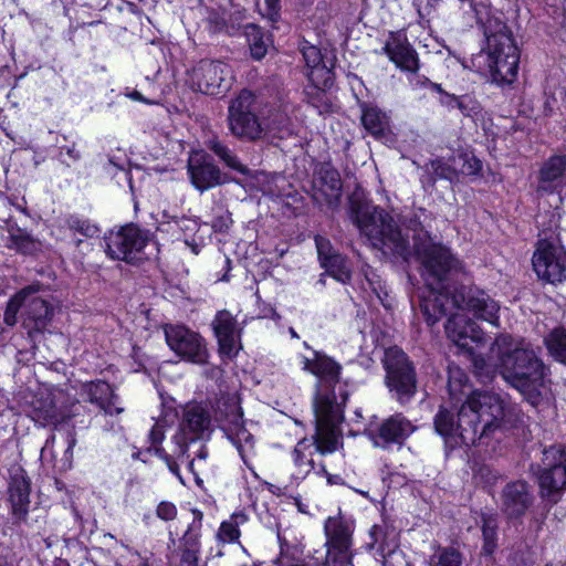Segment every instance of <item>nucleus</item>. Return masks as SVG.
<instances>
[{
    "label": "nucleus",
    "mask_w": 566,
    "mask_h": 566,
    "mask_svg": "<svg viewBox=\"0 0 566 566\" xmlns=\"http://www.w3.org/2000/svg\"><path fill=\"white\" fill-rule=\"evenodd\" d=\"M422 83H427L429 85V87L437 92L440 96H442V94H446L447 92L441 87L440 84L438 83H432L430 82L429 80L424 78V81Z\"/></svg>",
    "instance_id": "nucleus-57"
},
{
    "label": "nucleus",
    "mask_w": 566,
    "mask_h": 566,
    "mask_svg": "<svg viewBox=\"0 0 566 566\" xmlns=\"http://www.w3.org/2000/svg\"><path fill=\"white\" fill-rule=\"evenodd\" d=\"M491 352L503 379L521 392L532 391L542 381L544 365L526 340L501 334Z\"/></svg>",
    "instance_id": "nucleus-3"
},
{
    "label": "nucleus",
    "mask_w": 566,
    "mask_h": 566,
    "mask_svg": "<svg viewBox=\"0 0 566 566\" xmlns=\"http://www.w3.org/2000/svg\"><path fill=\"white\" fill-rule=\"evenodd\" d=\"M41 285L31 284L23 290H31L28 296L23 300V327L28 331L29 335L34 332H43L50 323L53 308L50 303L39 295Z\"/></svg>",
    "instance_id": "nucleus-17"
},
{
    "label": "nucleus",
    "mask_w": 566,
    "mask_h": 566,
    "mask_svg": "<svg viewBox=\"0 0 566 566\" xmlns=\"http://www.w3.org/2000/svg\"><path fill=\"white\" fill-rule=\"evenodd\" d=\"M530 486L523 481L507 483L502 491L501 506L509 517H520L533 503Z\"/></svg>",
    "instance_id": "nucleus-24"
},
{
    "label": "nucleus",
    "mask_w": 566,
    "mask_h": 566,
    "mask_svg": "<svg viewBox=\"0 0 566 566\" xmlns=\"http://www.w3.org/2000/svg\"><path fill=\"white\" fill-rule=\"evenodd\" d=\"M54 439H55V437H54V436H51V437L45 441V444H44V447H43V448H42V450H41V454H42V455H44V454H45V452H48V451L50 450L51 446H52V444H53V442H54Z\"/></svg>",
    "instance_id": "nucleus-61"
},
{
    "label": "nucleus",
    "mask_w": 566,
    "mask_h": 566,
    "mask_svg": "<svg viewBox=\"0 0 566 566\" xmlns=\"http://www.w3.org/2000/svg\"><path fill=\"white\" fill-rule=\"evenodd\" d=\"M539 486L545 496L554 497L566 489V468H549L543 465L539 476Z\"/></svg>",
    "instance_id": "nucleus-31"
},
{
    "label": "nucleus",
    "mask_w": 566,
    "mask_h": 566,
    "mask_svg": "<svg viewBox=\"0 0 566 566\" xmlns=\"http://www.w3.org/2000/svg\"><path fill=\"white\" fill-rule=\"evenodd\" d=\"M202 514L198 513V521H193V523L189 526L187 532L182 537L184 547L200 549V527H201Z\"/></svg>",
    "instance_id": "nucleus-46"
},
{
    "label": "nucleus",
    "mask_w": 566,
    "mask_h": 566,
    "mask_svg": "<svg viewBox=\"0 0 566 566\" xmlns=\"http://www.w3.org/2000/svg\"><path fill=\"white\" fill-rule=\"evenodd\" d=\"M496 528L497 524L493 517H484L482 525V534L484 539L483 551L492 554L496 547Z\"/></svg>",
    "instance_id": "nucleus-44"
},
{
    "label": "nucleus",
    "mask_w": 566,
    "mask_h": 566,
    "mask_svg": "<svg viewBox=\"0 0 566 566\" xmlns=\"http://www.w3.org/2000/svg\"><path fill=\"white\" fill-rule=\"evenodd\" d=\"M212 228L216 230V231H224L227 228H228V223H227V220L221 218L220 220L218 221H214L212 223Z\"/></svg>",
    "instance_id": "nucleus-58"
},
{
    "label": "nucleus",
    "mask_w": 566,
    "mask_h": 566,
    "mask_svg": "<svg viewBox=\"0 0 566 566\" xmlns=\"http://www.w3.org/2000/svg\"><path fill=\"white\" fill-rule=\"evenodd\" d=\"M337 281L346 283L350 279V268L347 260L338 254L322 265Z\"/></svg>",
    "instance_id": "nucleus-40"
},
{
    "label": "nucleus",
    "mask_w": 566,
    "mask_h": 566,
    "mask_svg": "<svg viewBox=\"0 0 566 566\" xmlns=\"http://www.w3.org/2000/svg\"><path fill=\"white\" fill-rule=\"evenodd\" d=\"M302 365L303 370L317 378L313 400L314 415H316L318 403L322 402L326 417H331L334 421H343L347 395L340 392L338 399L335 394V386L340 379L342 366L332 357L319 352H314L313 358L302 357Z\"/></svg>",
    "instance_id": "nucleus-7"
},
{
    "label": "nucleus",
    "mask_w": 566,
    "mask_h": 566,
    "mask_svg": "<svg viewBox=\"0 0 566 566\" xmlns=\"http://www.w3.org/2000/svg\"><path fill=\"white\" fill-rule=\"evenodd\" d=\"M301 52L308 81L317 88L329 86L332 83V72L324 63L321 50L315 45L304 43L301 48Z\"/></svg>",
    "instance_id": "nucleus-27"
},
{
    "label": "nucleus",
    "mask_w": 566,
    "mask_h": 566,
    "mask_svg": "<svg viewBox=\"0 0 566 566\" xmlns=\"http://www.w3.org/2000/svg\"><path fill=\"white\" fill-rule=\"evenodd\" d=\"M244 34L250 48L251 55L254 60H261L265 56L270 40L265 38L261 29L253 24H247L244 27Z\"/></svg>",
    "instance_id": "nucleus-35"
},
{
    "label": "nucleus",
    "mask_w": 566,
    "mask_h": 566,
    "mask_svg": "<svg viewBox=\"0 0 566 566\" xmlns=\"http://www.w3.org/2000/svg\"><path fill=\"white\" fill-rule=\"evenodd\" d=\"M429 566H461V554L451 547H438L428 559Z\"/></svg>",
    "instance_id": "nucleus-39"
},
{
    "label": "nucleus",
    "mask_w": 566,
    "mask_h": 566,
    "mask_svg": "<svg viewBox=\"0 0 566 566\" xmlns=\"http://www.w3.org/2000/svg\"><path fill=\"white\" fill-rule=\"evenodd\" d=\"M212 327L218 339L219 350L222 355L233 357L240 349L237 321L228 311H220L216 315Z\"/></svg>",
    "instance_id": "nucleus-25"
},
{
    "label": "nucleus",
    "mask_w": 566,
    "mask_h": 566,
    "mask_svg": "<svg viewBox=\"0 0 566 566\" xmlns=\"http://www.w3.org/2000/svg\"><path fill=\"white\" fill-rule=\"evenodd\" d=\"M415 252L422 265L426 291L419 296L420 308L429 325L437 323L452 308L471 313L476 319L499 327L500 305L476 286H461L453 292L446 284L452 271L461 269V262L450 250L434 243L427 233L415 237Z\"/></svg>",
    "instance_id": "nucleus-2"
},
{
    "label": "nucleus",
    "mask_w": 566,
    "mask_h": 566,
    "mask_svg": "<svg viewBox=\"0 0 566 566\" xmlns=\"http://www.w3.org/2000/svg\"><path fill=\"white\" fill-rule=\"evenodd\" d=\"M428 170L431 171L436 177L447 179L450 181L457 180L454 165L452 163V156L448 159L437 158L431 160Z\"/></svg>",
    "instance_id": "nucleus-41"
},
{
    "label": "nucleus",
    "mask_w": 566,
    "mask_h": 566,
    "mask_svg": "<svg viewBox=\"0 0 566 566\" xmlns=\"http://www.w3.org/2000/svg\"><path fill=\"white\" fill-rule=\"evenodd\" d=\"M361 123L375 136L382 135L388 128L387 115L376 106H363Z\"/></svg>",
    "instance_id": "nucleus-34"
},
{
    "label": "nucleus",
    "mask_w": 566,
    "mask_h": 566,
    "mask_svg": "<svg viewBox=\"0 0 566 566\" xmlns=\"http://www.w3.org/2000/svg\"><path fill=\"white\" fill-rule=\"evenodd\" d=\"M542 464L554 468H566V447L554 446L543 452Z\"/></svg>",
    "instance_id": "nucleus-42"
},
{
    "label": "nucleus",
    "mask_w": 566,
    "mask_h": 566,
    "mask_svg": "<svg viewBox=\"0 0 566 566\" xmlns=\"http://www.w3.org/2000/svg\"><path fill=\"white\" fill-rule=\"evenodd\" d=\"M66 153L73 160H77L80 158V154L74 147L67 148Z\"/></svg>",
    "instance_id": "nucleus-62"
},
{
    "label": "nucleus",
    "mask_w": 566,
    "mask_h": 566,
    "mask_svg": "<svg viewBox=\"0 0 566 566\" xmlns=\"http://www.w3.org/2000/svg\"><path fill=\"white\" fill-rule=\"evenodd\" d=\"M254 99V95L244 90L231 102L228 111V123L233 136L248 140L262 137L264 128L252 111Z\"/></svg>",
    "instance_id": "nucleus-14"
},
{
    "label": "nucleus",
    "mask_w": 566,
    "mask_h": 566,
    "mask_svg": "<svg viewBox=\"0 0 566 566\" xmlns=\"http://www.w3.org/2000/svg\"><path fill=\"white\" fill-rule=\"evenodd\" d=\"M233 80L232 70L227 63L202 60L189 72L188 82L193 91L216 96L227 93Z\"/></svg>",
    "instance_id": "nucleus-10"
},
{
    "label": "nucleus",
    "mask_w": 566,
    "mask_h": 566,
    "mask_svg": "<svg viewBox=\"0 0 566 566\" xmlns=\"http://www.w3.org/2000/svg\"><path fill=\"white\" fill-rule=\"evenodd\" d=\"M156 455L159 457L160 459H163L166 462L169 471L171 473H174L182 482V479H181V475L179 472V467H178L177 462L174 460L172 455L168 454L163 448L156 449Z\"/></svg>",
    "instance_id": "nucleus-51"
},
{
    "label": "nucleus",
    "mask_w": 566,
    "mask_h": 566,
    "mask_svg": "<svg viewBox=\"0 0 566 566\" xmlns=\"http://www.w3.org/2000/svg\"><path fill=\"white\" fill-rule=\"evenodd\" d=\"M319 402L315 416V434L312 439H301L292 450L294 476L305 479L311 472L325 473V465L314 459L315 454L325 455L335 452L342 442V421L326 417Z\"/></svg>",
    "instance_id": "nucleus-6"
},
{
    "label": "nucleus",
    "mask_w": 566,
    "mask_h": 566,
    "mask_svg": "<svg viewBox=\"0 0 566 566\" xmlns=\"http://www.w3.org/2000/svg\"><path fill=\"white\" fill-rule=\"evenodd\" d=\"M11 247L23 254H31L38 249L36 242L29 234L20 231L11 235Z\"/></svg>",
    "instance_id": "nucleus-45"
},
{
    "label": "nucleus",
    "mask_w": 566,
    "mask_h": 566,
    "mask_svg": "<svg viewBox=\"0 0 566 566\" xmlns=\"http://www.w3.org/2000/svg\"><path fill=\"white\" fill-rule=\"evenodd\" d=\"M340 196L342 181L338 171L328 165L322 166L314 180L313 198L319 205L333 208L337 206Z\"/></svg>",
    "instance_id": "nucleus-23"
},
{
    "label": "nucleus",
    "mask_w": 566,
    "mask_h": 566,
    "mask_svg": "<svg viewBox=\"0 0 566 566\" xmlns=\"http://www.w3.org/2000/svg\"><path fill=\"white\" fill-rule=\"evenodd\" d=\"M210 416L200 405H188L184 410L178 432L172 437L176 446L174 457L181 459L186 455L188 444L196 441L205 431L209 430Z\"/></svg>",
    "instance_id": "nucleus-16"
},
{
    "label": "nucleus",
    "mask_w": 566,
    "mask_h": 566,
    "mask_svg": "<svg viewBox=\"0 0 566 566\" xmlns=\"http://www.w3.org/2000/svg\"><path fill=\"white\" fill-rule=\"evenodd\" d=\"M249 515L244 511H237L220 524L217 537L224 544L238 543L241 530L248 524Z\"/></svg>",
    "instance_id": "nucleus-32"
},
{
    "label": "nucleus",
    "mask_w": 566,
    "mask_h": 566,
    "mask_svg": "<svg viewBox=\"0 0 566 566\" xmlns=\"http://www.w3.org/2000/svg\"><path fill=\"white\" fill-rule=\"evenodd\" d=\"M455 108L459 109L464 116H472L478 113V104L471 97L463 95L459 96Z\"/></svg>",
    "instance_id": "nucleus-49"
},
{
    "label": "nucleus",
    "mask_w": 566,
    "mask_h": 566,
    "mask_svg": "<svg viewBox=\"0 0 566 566\" xmlns=\"http://www.w3.org/2000/svg\"><path fill=\"white\" fill-rule=\"evenodd\" d=\"M185 222H189V220L185 218H178L177 216H170L168 212H163V220L159 222V228L163 227L165 223L167 224H174V227H177L179 229H182V224Z\"/></svg>",
    "instance_id": "nucleus-53"
},
{
    "label": "nucleus",
    "mask_w": 566,
    "mask_h": 566,
    "mask_svg": "<svg viewBox=\"0 0 566 566\" xmlns=\"http://www.w3.org/2000/svg\"><path fill=\"white\" fill-rule=\"evenodd\" d=\"M315 244H316L317 254H318L322 265L325 264L327 261L332 260L334 256H337L339 254L333 249L329 240H327L321 235H317L315 238Z\"/></svg>",
    "instance_id": "nucleus-47"
},
{
    "label": "nucleus",
    "mask_w": 566,
    "mask_h": 566,
    "mask_svg": "<svg viewBox=\"0 0 566 566\" xmlns=\"http://www.w3.org/2000/svg\"><path fill=\"white\" fill-rule=\"evenodd\" d=\"M165 439V422L158 420L149 431V441L154 446L155 450L161 448L160 444Z\"/></svg>",
    "instance_id": "nucleus-50"
},
{
    "label": "nucleus",
    "mask_w": 566,
    "mask_h": 566,
    "mask_svg": "<svg viewBox=\"0 0 566 566\" xmlns=\"http://www.w3.org/2000/svg\"><path fill=\"white\" fill-rule=\"evenodd\" d=\"M486 48L471 57V67L499 86L511 85L517 77L520 52L512 32L496 21L485 29Z\"/></svg>",
    "instance_id": "nucleus-4"
},
{
    "label": "nucleus",
    "mask_w": 566,
    "mask_h": 566,
    "mask_svg": "<svg viewBox=\"0 0 566 566\" xmlns=\"http://www.w3.org/2000/svg\"><path fill=\"white\" fill-rule=\"evenodd\" d=\"M187 168L192 186L201 192L222 182L219 167L203 151H192Z\"/></svg>",
    "instance_id": "nucleus-19"
},
{
    "label": "nucleus",
    "mask_w": 566,
    "mask_h": 566,
    "mask_svg": "<svg viewBox=\"0 0 566 566\" xmlns=\"http://www.w3.org/2000/svg\"><path fill=\"white\" fill-rule=\"evenodd\" d=\"M30 291L31 290H21L10 298L4 312V323L7 325L13 326L17 323V314L19 310L22 308L23 300L28 296Z\"/></svg>",
    "instance_id": "nucleus-43"
},
{
    "label": "nucleus",
    "mask_w": 566,
    "mask_h": 566,
    "mask_svg": "<svg viewBox=\"0 0 566 566\" xmlns=\"http://www.w3.org/2000/svg\"><path fill=\"white\" fill-rule=\"evenodd\" d=\"M448 338L459 348L471 352V345L484 342V332L463 313L453 314L446 324Z\"/></svg>",
    "instance_id": "nucleus-20"
},
{
    "label": "nucleus",
    "mask_w": 566,
    "mask_h": 566,
    "mask_svg": "<svg viewBox=\"0 0 566 566\" xmlns=\"http://www.w3.org/2000/svg\"><path fill=\"white\" fill-rule=\"evenodd\" d=\"M65 222L69 230H71L73 233L81 234L84 238L97 237L101 231L96 223L77 214L69 216Z\"/></svg>",
    "instance_id": "nucleus-38"
},
{
    "label": "nucleus",
    "mask_w": 566,
    "mask_h": 566,
    "mask_svg": "<svg viewBox=\"0 0 566 566\" xmlns=\"http://www.w3.org/2000/svg\"><path fill=\"white\" fill-rule=\"evenodd\" d=\"M165 339L168 347L182 360L205 365L209 359V352L205 338L185 325H164Z\"/></svg>",
    "instance_id": "nucleus-11"
},
{
    "label": "nucleus",
    "mask_w": 566,
    "mask_h": 566,
    "mask_svg": "<svg viewBox=\"0 0 566 566\" xmlns=\"http://www.w3.org/2000/svg\"><path fill=\"white\" fill-rule=\"evenodd\" d=\"M221 417V429L230 442L237 448L244 464L258 476L250 463L254 454V439L247 430L243 421V411L235 396H229L219 406Z\"/></svg>",
    "instance_id": "nucleus-8"
},
{
    "label": "nucleus",
    "mask_w": 566,
    "mask_h": 566,
    "mask_svg": "<svg viewBox=\"0 0 566 566\" xmlns=\"http://www.w3.org/2000/svg\"><path fill=\"white\" fill-rule=\"evenodd\" d=\"M549 354L559 363L566 364V328L557 327L545 338Z\"/></svg>",
    "instance_id": "nucleus-37"
},
{
    "label": "nucleus",
    "mask_w": 566,
    "mask_h": 566,
    "mask_svg": "<svg viewBox=\"0 0 566 566\" xmlns=\"http://www.w3.org/2000/svg\"><path fill=\"white\" fill-rule=\"evenodd\" d=\"M457 180L460 176H478L482 170V163L473 154L460 153L452 156Z\"/></svg>",
    "instance_id": "nucleus-36"
},
{
    "label": "nucleus",
    "mask_w": 566,
    "mask_h": 566,
    "mask_svg": "<svg viewBox=\"0 0 566 566\" xmlns=\"http://www.w3.org/2000/svg\"><path fill=\"white\" fill-rule=\"evenodd\" d=\"M266 4V12L261 10L263 15H266L271 21H275L280 11V0H264Z\"/></svg>",
    "instance_id": "nucleus-52"
},
{
    "label": "nucleus",
    "mask_w": 566,
    "mask_h": 566,
    "mask_svg": "<svg viewBox=\"0 0 566 566\" xmlns=\"http://www.w3.org/2000/svg\"><path fill=\"white\" fill-rule=\"evenodd\" d=\"M199 551L200 549L185 547L182 553V559L189 564H195L198 559Z\"/></svg>",
    "instance_id": "nucleus-55"
},
{
    "label": "nucleus",
    "mask_w": 566,
    "mask_h": 566,
    "mask_svg": "<svg viewBox=\"0 0 566 566\" xmlns=\"http://www.w3.org/2000/svg\"><path fill=\"white\" fill-rule=\"evenodd\" d=\"M415 431V426L402 415L397 413L381 424H369L365 432L375 447L387 448L391 443H401Z\"/></svg>",
    "instance_id": "nucleus-18"
},
{
    "label": "nucleus",
    "mask_w": 566,
    "mask_h": 566,
    "mask_svg": "<svg viewBox=\"0 0 566 566\" xmlns=\"http://www.w3.org/2000/svg\"><path fill=\"white\" fill-rule=\"evenodd\" d=\"M449 395L451 408H440L434 428L450 448L475 444L518 420L520 410L506 396L471 391L465 374L459 368L449 370Z\"/></svg>",
    "instance_id": "nucleus-1"
},
{
    "label": "nucleus",
    "mask_w": 566,
    "mask_h": 566,
    "mask_svg": "<svg viewBox=\"0 0 566 566\" xmlns=\"http://www.w3.org/2000/svg\"><path fill=\"white\" fill-rule=\"evenodd\" d=\"M564 187H566V155H555L541 167L537 190L554 193L559 192Z\"/></svg>",
    "instance_id": "nucleus-26"
},
{
    "label": "nucleus",
    "mask_w": 566,
    "mask_h": 566,
    "mask_svg": "<svg viewBox=\"0 0 566 566\" xmlns=\"http://www.w3.org/2000/svg\"><path fill=\"white\" fill-rule=\"evenodd\" d=\"M207 147L230 169L238 171L241 175L249 174L248 167L243 165L237 155L219 139L213 138L208 140Z\"/></svg>",
    "instance_id": "nucleus-33"
},
{
    "label": "nucleus",
    "mask_w": 566,
    "mask_h": 566,
    "mask_svg": "<svg viewBox=\"0 0 566 566\" xmlns=\"http://www.w3.org/2000/svg\"><path fill=\"white\" fill-rule=\"evenodd\" d=\"M326 563L328 566H348L350 564L349 548L354 525L342 516H331L325 521Z\"/></svg>",
    "instance_id": "nucleus-15"
},
{
    "label": "nucleus",
    "mask_w": 566,
    "mask_h": 566,
    "mask_svg": "<svg viewBox=\"0 0 566 566\" xmlns=\"http://www.w3.org/2000/svg\"><path fill=\"white\" fill-rule=\"evenodd\" d=\"M286 126V118L282 115H276L271 122L266 124L269 129H282Z\"/></svg>",
    "instance_id": "nucleus-56"
},
{
    "label": "nucleus",
    "mask_w": 566,
    "mask_h": 566,
    "mask_svg": "<svg viewBox=\"0 0 566 566\" xmlns=\"http://www.w3.org/2000/svg\"><path fill=\"white\" fill-rule=\"evenodd\" d=\"M105 240L106 253L111 259L134 263L143 259V250L150 240V233L135 224H126L111 231Z\"/></svg>",
    "instance_id": "nucleus-9"
},
{
    "label": "nucleus",
    "mask_w": 566,
    "mask_h": 566,
    "mask_svg": "<svg viewBox=\"0 0 566 566\" xmlns=\"http://www.w3.org/2000/svg\"><path fill=\"white\" fill-rule=\"evenodd\" d=\"M177 514V506L169 501H161L156 507L157 517L165 522L174 521Z\"/></svg>",
    "instance_id": "nucleus-48"
},
{
    "label": "nucleus",
    "mask_w": 566,
    "mask_h": 566,
    "mask_svg": "<svg viewBox=\"0 0 566 566\" xmlns=\"http://www.w3.org/2000/svg\"><path fill=\"white\" fill-rule=\"evenodd\" d=\"M458 97L459 96L447 92L446 94H442V96H439V102L448 109H455Z\"/></svg>",
    "instance_id": "nucleus-54"
},
{
    "label": "nucleus",
    "mask_w": 566,
    "mask_h": 566,
    "mask_svg": "<svg viewBox=\"0 0 566 566\" xmlns=\"http://www.w3.org/2000/svg\"><path fill=\"white\" fill-rule=\"evenodd\" d=\"M126 96L133 101L147 103L146 98L138 91H132Z\"/></svg>",
    "instance_id": "nucleus-59"
},
{
    "label": "nucleus",
    "mask_w": 566,
    "mask_h": 566,
    "mask_svg": "<svg viewBox=\"0 0 566 566\" xmlns=\"http://www.w3.org/2000/svg\"><path fill=\"white\" fill-rule=\"evenodd\" d=\"M386 384L399 401L408 400L416 392V375L407 355L394 347L385 353Z\"/></svg>",
    "instance_id": "nucleus-13"
},
{
    "label": "nucleus",
    "mask_w": 566,
    "mask_h": 566,
    "mask_svg": "<svg viewBox=\"0 0 566 566\" xmlns=\"http://www.w3.org/2000/svg\"><path fill=\"white\" fill-rule=\"evenodd\" d=\"M350 219L373 248L386 255L408 260L411 254L409 239L384 209L368 202L353 201Z\"/></svg>",
    "instance_id": "nucleus-5"
},
{
    "label": "nucleus",
    "mask_w": 566,
    "mask_h": 566,
    "mask_svg": "<svg viewBox=\"0 0 566 566\" xmlns=\"http://www.w3.org/2000/svg\"><path fill=\"white\" fill-rule=\"evenodd\" d=\"M9 501L12 515L18 520L25 518L30 504V481L23 473H17L11 478Z\"/></svg>",
    "instance_id": "nucleus-29"
},
{
    "label": "nucleus",
    "mask_w": 566,
    "mask_h": 566,
    "mask_svg": "<svg viewBox=\"0 0 566 566\" xmlns=\"http://www.w3.org/2000/svg\"><path fill=\"white\" fill-rule=\"evenodd\" d=\"M81 396L84 400L96 405L106 415L114 416L124 411L119 397L106 381L96 380L83 384Z\"/></svg>",
    "instance_id": "nucleus-22"
},
{
    "label": "nucleus",
    "mask_w": 566,
    "mask_h": 566,
    "mask_svg": "<svg viewBox=\"0 0 566 566\" xmlns=\"http://www.w3.org/2000/svg\"><path fill=\"white\" fill-rule=\"evenodd\" d=\"M0 566H10V565L4 558L0 557Z\"/></svg>",
    "instance_id": "nucleus-63"
},
{
    "label": "nucleus",
    "mask_w": 566,
    "mask_h": 566,
    "mask_svg": "<svg viewBox=\"0 0 566 566\" xmlns=\"http://www.w3.org/2000/svg\"><path fill=\"white\" fill-rule=\"evenodd\" d=\"M545 566H566L563 563H556V564H546Z\"/></svg>",
    "instance_id": "nucleus-64"
},
{
    "label": "nucleus",
    "mask_w": 566,
    "mask_h": 566,
    "mask_svg": "<svg viewBox=\"0 0 566 566\" xmlns=\"http://www.w3.org/2000/svg\"><path fill=\"white\" fill-rule=\"evenodd\" d=\"M30 417L41 426H56L65 419V415L56 406L51 392H44L34 398L31 403Z\"/></svg>",
    "instance_id": "nucleus-28"
},
{
    "label": "nucleus",
    "mask_w": 566,
    "mask_h": 566,
    "mask_svg": "<svg viewBox=\"0 0 566 566\" xmlns=\"http://www.w3.org/2000/svg\"><path fill=\"white\" fill-rule=\"evenodd\" d=\"M75 443H76V440H75L74 434L70 433L67 437V449H66V453H69L70 455H72V450H73Z\"/></svg>",
    "instance_id": "nucleus-60"
},
{
    "label": "nucleus",
    "mask_w": 566,
    "mask_h": 566,
    "mask_svg": "<svg viewBox=\"0 0 566 566\" xmlns=\"http://www.w3.org/2000/svg\"><path fill=\"white\" fill-rule=\"evenodd\" d=\"M369 549H375L382 556L394 552L398 545L396 530L387 525H374L369 531Z\"/></svg>",
    "instance_id": "nucleus-30"
},
{
    "label": "nucleus",
    "mask_w": 566,
    "mask_h": 566,
    "mask_svg": "<svg viewBox=\"0 0 566 566\" xmlns=\"http://www.w3.org/2000/svg\"><path fill=\"white\" fill-rule=\"evenodd\" d=\"M533 270L546 283H562L566 279V250L558 240L541 239L532 258Z\"/></svg>",
    "instance_id": "nucleus-12"
},
{
    "label": "nucleus",
    "mask_w": 566,
    "mask_h": 566,
    "mask_svg": "<svg viewBox=\"0 0 566 566\" xmlns=\"http://www.w3.org/2000/svg\"><path fill=\"white\" fill-rule=\"evenodd\" d=\"M382 51L401 71L416 73L419 70L418 53L409 43L406 33L390 32Z\"/></svg>",
    "instance_id": "nucleus-21"
}]
</instances>
